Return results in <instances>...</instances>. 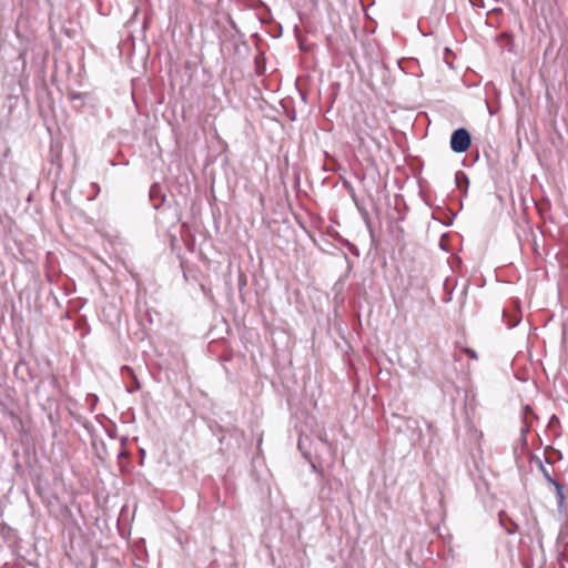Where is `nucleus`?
Here are the masks:
<instances>
[{
	"instance_id": "7ed1b4c3",
	"label": "nucleus",
	"mask_w": 568,
	"mask_h": 568,
	"mask_svg": "<svg viewBox=\"0 0 568 568\" xmlns=\"http://www.w3.org/2000/svg\"><path fill=\"white\" fill-rule=\"evenodd\" d=\"M455 183H456V186L464 194L467 193V189H468V185H469V180H468V176L466 175L465 172H463V171L456 172V174H455Z\"/></svg>"
},
{
	"instance_id": "39448f33",
	"label": "nucleus",
	"mask_w": 568,
	"mask_h": 568,
	"mask_svg": "<svg viewBox=\"0 0 568 568\" xmlns=\"http://www.w3.org/2000/svg\"><path fill=\"white\" fill-rule=\"evenodd\" d=\"M556 489V497L558 506L561 507L564 505L565 496H564V486L559 483L552 485Z\"/></svg>"
},
{
	"instance_id": "423d86ee",
	"label": "nucleus",
	"mask_w": 568,
	"mask_h": 568,
	"mask_svg": "<svg viewBox=\"0 0 568 568\" xmlns=\"http://www.w3.org/2000/svg\"><path fill=\"white\" fill-rule=\"evenodd\" d=\"M539 468L544 475V477L546 478V480L550 484V485H554L556 483H558L556 479H554L549 473V470L540 463L539 464Z\"/></svg>"
},
{
	"instance_id": "0eeeda50",
	"label": "nucleus",
	"mask_w": 568,
	"mask_h": 568,
	"mask_svg": "<svg viewBox=\"0 0 568 568\" xmlns=\"http://www.w3.org/2000/svg\"><path fill=\"white\" fill-rule=\"evenodd\" d=\"M466 353L469 355L470 358H477V354L475 351L467 348Z\"/></svg>"
},
{
	"instance_id": "f03ea898",
	"label": "nucleus",
	"mask_w": 568,
	"mask_h": 568,
	"mask_svg": "<svg viewBox=\"0 0 568 568\" xmlns=\"http://www.w3.org/2000/svg\"><path fill=\"white\" fill-rule=\"evenodd\" d=\"M499 523L508 535H514L518 531V525L505 511L499 513Z\"/></svg>"
},
{
	"instance_id": "20e7f679",
	"label": "nucleus",
	"mask_w": 568,
	"mask_h": 568,
	"mask_svg": "<svg viewBox=\"0 0 568 568\" xmlns=\"http://www.w3.org/2000/svg\"><path fill=\"white\" fill-rule=\"evenodd\" d=\"M123 369L128 371L129 374L132 376V379H133L132 384L126 387V390L129 393H134L135 390L140 389V387H141L140 383H139L136 376L134 375L133 371L130 367H128V366L123 367Z\"/></svg>"
},
{
	"instance_id": "f257e3e1",
	"label": "nucleus",
	"mask_w": 568,
	"mask_h": 568,
	"mask_svg": "<svg viewBox=\"0 0 568 568\" xmlns=\"http://www.w3.org/2000/svg\"><path fill=\"white\" fill-rule=\"evenodd\" d=\"M449 144L455 153H464L471 144V136L465 128H459L452 133Z\"/></svg>"
},
{
	"instance_id": "6e6552de",
	"label": "nucleus",
	"mask_w": 568,
	"mask_h": 568,
	"mask_svg": "<svg viewBox=\"0 0 568 568\" xmlns=\"http://www.w3.org/2000/svg\"><path fill=\"white\" fill-rule=\"evenodd\" d=\"M518 322H519L518 320H515L513 322H508V327H510V328L515 327L518 324Z\"/></svg>"
}]
</instances>
